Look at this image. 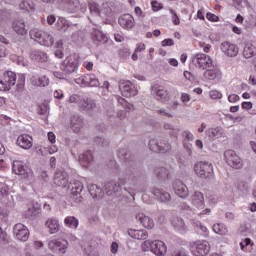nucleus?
Instances as JSON below:
<instances>
[{
  "label": "nucleus",
  "mask_w": 256,
  "mask_h": 256,
  "mask_svg": "<svg viewBox=\"0 0 256 256\" xmlns=\"http://www.w3.org/2000/svg\"><path fill=\"white\" fill-rule=\"evenodd\" d=\"M191 247L192 253L196 256H206L209 255V251H211V245L207 240H198L193 242Z\"/></svg>",
  "instance_id": "9"
},
{
  "label": "nucleus",
  "mask_w": 256,
  "mask_h": 256,
  "mask_svg": "<svg viewBox=\"0 0 256 256\" xmlns=\"http://www.w3.org/2000/svg\"><path fill=\"white\" fill-rule=\"evenodd\" d=\"M256 47L252 43H246L243 50V57L245 59H251V57H255Z\"/></svg>",
  "instance_id": "37"
},
{
  "label": "nucleus",
  "mask_w": 256,
  "mask_h": 256,
  "mask_svg": "<svg viewBox=\"0 0 256 256\" xmlns=\"http://www.w3.org/2000/svg\"><path fill=\"white\" fill-rule=\"evenodd\" d=\"M136 221H138L142 227H145V229H153V227H155V222L145 213H138L136 215Z\"/></svg>",
  "instance_id": "27"
},
{
  "label": "nucleus",
  "mask_w": 256,
  "mask_h": 256,
  "mask_svg": "<svg viewBox=\"0 0 256 256\" xmlns=\"http://www.w3.org/2000/svg\"><path fill=\"white\" fill-rule=\"evenodd\" d=\"M79 67V60L76 54L69 55L61 64V70L66 74L75 73Z\"/></svg>",
  "instance_id": "6"
},
{
  "label": "nucleus",
  "mask_w": 256,
  "mask_h": 256,
  "mask_svg": "<svg viewBox=\"0 0 256 256\" xmlns=\"http://www.w3.org/2000/svg\"><path fill=\"white\" fill-rule=\"evenodd\" d=\"M104 189L107 193V195L111 196L114 193H117V191H119L120 187L119 185L115 184L114 182H110L105 184Z\"/></svg>",
  "instance_id": "44"
},
{
  "label": "nucleus",
  "mask_w": 256,
  "mask_h": 256,
  "mask_svg": "<svg viewBox=\"0 0 256 256\" xmlns=\"http://www.w3.org/2000/svg\"><path fill=\"white\" fill-rule=\"evenodd\" d=\"M152 93L158 101H166L169 95L163 86L152 87Z\"/></svg>",
  "instance_id": "31"
},
{
  "label": "nucleus",
  "mask_w": 256,
  "mask_h": 256,
  "mask_svg": "<svg viewBox=\"0 0 256 256\" xmlns=\"http://www.w3.org/2000/svg\"><path fill=\"white\" fill-rule=\"evenodd\" d=\"M5 195H9V186L0 183V197H5Z\"/></svg>",
  "instance_id": "54"
},
{
  "label": "nucleus",
  "mask_w": 256,
  "mask_h": 256,
  "mask_svg": "<svg viewBox=\"0 0 256 256\" xmlns=\"http://www.w3.org/2000/svg\"><path fill=\"white\" fill-rule=\"evenodd\" d=\"M193 226L199 231L200 235L202 237H209V229H207V226L205 224L201 223L199 220H194Z\"/></svg>",
  "instance_id": "39"
},
{
  "label": "nucleus",
  "mask_w": 256,
  "mask_h": 256,
  "mask_svg": "<svg viewBox=\"0 0 256 256\" xmlns=\"http://www.w3.org/2000/svg\"><path fill=\"white\" fill-rule=\"evenodd\" d=\"M88 191L93 199H97V197H101V195H103V190L96 184L89 185Z\"/></svg>",
  "instance_id": "43"
},
{
  "label": "nucleus",
  "mask_w": 256,
  "mask_h": 256,
  "mask_svg": "<svg viewBox=\"0 0 256 256\" xmlns=\"http://www.w3.org/2000/svg\"><path fill=\"white\" fill-rule=\"evenodd\" d=\"M11 59H12V61H14V63H17L18 65L25 66V60H24L23 56L12 55Z\"/></svg>",
  "instance_id": "55"
},
{
  "label": "nucleus",
  "mask_w": 256,
  "mask_h": 256,
  "mask_svg": "<svg viewBox=\"0 0 256 256\" xmlns=\"http://www.w3.org/2000/svg\"><path fill=\"white\" fill-rule=\"evenodd\" d=\"M12 171L15 175H20L22 179H26V181H33L35 179V175L33 174V170L29 168H25V163L19 160H15L12 164Z\"/></svg>",
  "instance_id": "2"
},
{
  "label": "nucleus",
  "mask_w": 256,
  "mask_h": 256,
  "mask_svg": "<svg viewBox=\"0 0 256 256\" xmlns=\"http://www.w3.org/2000/svg\"><path fill=\"white\" fill-rule=\"evenodd\" d=\"M182 103H184V105H187V103H189V101H191V96L187 93H181V97H180Z\"/></svg>",
  "instance_id": "63"
},
{
  "label": "nucleus",
  "mask_w": 256,
  "mask_h": 256,
  "mask_svg": "<svg viewBox=\"0 0 256 256\" xmlns=\"http://www.w3.org/2000/svg\"><path fill=\"white\" fill-rule=\"evenodd\" d=\"M83 125V121L78 116H74L70 120V127L74 133H79L81 126Z\"/></svg>",
  "instance_id": "41"
},
{
  "label": "nucleus",
  "mask_w": 256,
  "mask_h": 256,
  "mask_svg": "<svg viewBox=\"0 0 256 256\" xmlns=\"http://www.w3.org/2000/svg\"><path fill=\"white\" fill-rule=\"evenodd\" d=\"M54 183L58 187H64V188L68 187V185H69V175L67 174V172L58 170L55 173V176H54Z\"/></svg>",
  "instance_id": "26"
},
{
  "label": "nucleus",
  "mask_w": 256,
  "mask_h": 256,
  "mask_svg": "<svg viewBox=\"0 0 256 256\" xmlns=\"http://www.w3.org/2000/svg\"><path fill=\"white\" fill-rule=\"evenodd\" d=\"M94 143H96L99 147H107L109 146V140L101 137H96L94 139Z\"/></svg>",
  "instance_id": "51"
},
{
  "label": "nucleus",
  "mask_w": 256,
  "mask_h": 256,
  "mask_svg": "<svg viewBox=\"0 0 256 256\" xmlns=\"http://www.w3.org/2000/svg\"><path fill=\"white\" fill-rule=\"evenodd\" d=\"M89 11L94 17H99V5L95 2H89Z\"/></svg>",
  "instance_id": "49"
},
{
  "label": "nucleus",
  "mask_w": 256,
  "mask_h": 256,
  "mask_svg": "<svg viewBox=\"0 0 256 256\" xmlns=\"http://www.w3.org/2000/svg\"><path fill=\"white\" fill-rule=\"evenodd\" d=\"M249 245H252L251 240L249 238H245L244 240H242L240 242V247H241L242 251H247V247Z\"/></svg>",
  "instance_id": "57"
},
{
  "label": "nucleus",
  "mask_w": 256,
  "mask_h": 256,
  "mask_svg": "<svg viewBox=\"0 0 256 256\" xmlns=\"http://www.w3.org/2000/svg\"><path fill=\"white\" fill-rule=\"evenodd\" d=\"M17 83V74L13 71H7L0 79V91H9Z\"/></svg>",
  "instance_id": "7"
},
{
  "label": "nucleus",
  "mask_w": 256,
  "mask_h": 256,
  "mask_svg": "<svg viewBox=\"0 0 256 256\" xmlns=\"http://www.w3.org/2000/svg\"><path fill=\"white\" fill-rule=\"evenodd\" d=\"M66 187H68V191L73 201H75V203H80L81 199H83V197H81V191H83V184L79 181H76L70 183Z\"/></svg>",
  "instance_id": "14"
},
{
  "label": "nucleus",
  "mask_w": 256,
  "mask_h": 256,
  "mask_svg": "<svg viewBox=\"0 0 256 256\" xmlns=\"http://www.w3.org/2000/svg\"><path fill=\"white\" fill-rule=\"evenodd\" d=\"M115 99L118 101L121 107H123V109H126L127 111H133V109H135V106L127 102V100H125L123 97L115 96Z\"/></svg>",
  "instance_id": "45"
},
{
  "label": "nucleus",
  "mask_w": 256,
  "mask_h": 256,
  "mask_svg": "<svg viewBox=\"0 0 256 256\" xmlns=\"http://www.w3.org/2000/svg\"><path fill=\"white\" fill-rule=\"evenodd\" d=\"M170 13L172 15V22L174 23V25H179L181 23V20H179V16H177L175 10L170 9Z\"/></svg>",
  "instance_id": "60"
},
{
  "label": "nucleus",
  "mask_w": 256,
  "mask_h": 256,
  "mask_svg": "<svg viewBox=\"0 0 256 256\" xmlns=\"http://www.w3.org/2000/svg\"><path fill=\"white\" fill-rule=\"evenodd\" d=\"M30 39L39 43V45H43L44 47H51L53 43H55V39L51 33L43 31L39 28H34L30 31Z\"/></svg>",
  "instance_id": "1"
},
{
  "label": "nucleus",
  "mask_w": 256,
  "mask_h": 256,
  "mask_svg": "<svg viewBox=\"0 0 256 256\" xmlns=\"http://www.w3.org/2000/svg\"><path fill=\"white\" fill-rule=\"evenodd\" d=\"M206 135L209 137L210 141H215L217 139H221L225 135V130L221 127L208 128L206 130Z\"/></svg>",
  "instance_id": "28"
},
{
  "label": "nucleus",
  "mask_w": 256,
  "mask_h": 256,
  "mask_svg": "<svg viewBox=\"0 0 256 256\" xmlns=\"http://www.w3.org/2000/svg\"><path fill=\"white\" fill-rule=\"evenodd\" d=\"M78 161L82 167H89V163L93 161V153L91 151H86L79 155Z\"/></svg>",
  "instance_id": "36"
},
{
  "label": "nucleus",
  "mask_w": 256,
  "mask_h": 256,
  "mask_svg": "<svg viewBox=\"0 0 256 256\" xmlns=\"http://www.w3.org/2000/svg\"><path fill=\"white\" fill-rule=\"evenodd\" d=\"M91 39L94 45H105L109 41L107 34L101 31V27L97 25L91 31Z\"/></svg>",
  "instance_id": "12"
},
{
  "label": "nucleus",
  "mask_w": 256,
  "mask_h": 256,
  "mask_svg": "<svg viewBox=\"0 0 256 256\" xmlns=\"http://www.w3.org/2000/svg\"><path fill=\"white\" fill-rule=\"evenodd\" d=\"M197 215L198 217H205V215H211V209L203 208L201 210H198Z\"/></svg>",
  "instance_id": "61"
},
{
  "label": "nucleus",
  "mask_w": 256,
  "mask_h": 256,
  "mask_svg": "<svg viewBox=\"0 0 256 256\" xmlns=\"http://www.w3.org/2000/svg\"><path fill=\"white\" fill-rule=\"evenodd\" d=\"M209 97L213 100L221 99L223 97V94L219 90H211L209 92Z\"/></svg>",
  "instance_id": "53"
},
{
  "label": "nucleus",
  "mask_w": 256,
  "mask_h": 256,
  "mask_svg": "<svg viewBox=\"0 0 256 256\" xmlns=\"http://www.w3.org/2000/svg\"><path fill=\"white\" fill-rule=\"evenodd\" d=\"M153 11H161L163 9V4L159 3L157 0L151 2Z\"/></svg>",
  "instance_id": "59"
},
{
  "label": "nucleus",
  "mask_w": 256,
  "mask_h": 256,
  "mask_svg": "<svg viewBox=\"0 0 256 256\" xmlns=\"http://www.w3.org/2000/svg\"><path fill=\"white\" fill-rule=\"evenodd\" d=\"M206 19H208V21H211L212 23H217L219 22V16L211 13V12H208L206 14Z\"/></svg>",
  "instance_id": "56"
},
{
  "label": "nucleus",
  "mask_w": 256,
  "mask_h": 256,
  "mask_svg": "<svg viewBox=\"0 0 256 256\" xmlns=\"http://www.w3.org/2000/svg\"><path fill=\"white\" fill-rule=\"evenodd\" d=\"M57 25H58V29L64 32H67L71 29H75V27H77V25H73L71 22H69V20L63 17L58 18Z\"/></svg>",
  "instance_id": "35"
},
{
  "label": "nucleus",
  "mask_w": 256,
  "mask_h": 256,
  "mask_svg": "<svg viewBox=\"0 0 256 256\" xmlns=\"http://www.w3.org/2000/svg\"><path fill=\"white\" fill-rule=\"evenodd\" d=\"M192 63L198 69L205 71L206 69H211L213 67V59L211 56L203 53H197L192 57Z\"/></svg>",
  "instance_id": "4"
},
{
  "label": "nucleus",
  "mask_w": 256,
  "mask_h": 256,
  "mask_svg": "<svg viewBox=\"0 0 256 256\" xmlns=\"http://www.w3.org/2000/svg\"><path fill=\"white\" fill-rule=\"evenodd\" d=\"M19 7L22 11H33L35 9V4L30 0H22Z\"/></svg>",
  "instance_id": "47"
},
{
  "label": "nucleus",
  "mask_w": 256,
  "mask_h": 256,
  "mask_svg": "<svg viewBox=\"0 0 256 256\" xmlns=\"http://www.w3.org/2000/svg\"><path fill=\"white\" fill-rule=\"evenodd\" d=\"M149 149L154 153H165L171 151V144L167 142H159L157 139H151L149 141Z\"/></svg>",
  "instance_id": "17"
},
{
  "label": "nucleus",
  "mask_w": 256,
  "mask_h": 256,
  "mask_svg": "<svg viewBox=\"0 0 256 256\" xmlns=\"http://www.w3.org/2000/svg\"><path fill=\"white\" fill-rule=\"evenodd\" d=\"M164 129L166 131H169V134L175 139H177L180 131L179 127L173 126L172 124L167 123V124H164Z\"/></svg>",
  "instance_id": "46"
},
{
  "label": "nucleus",
  "mask_w": 256,
  "mask_h": 256,
  "mask_svg": "<svg viewBox=\"0 0 256 256\" xmlns=\"http://www.w3.org/2000/svg\"><path fill=\"white\" fill-rule=\"evenodd\" d=\"M46 229H48V232L50 235H53L61 229V224H59V219L55 217L49 218L45 223Z\"/></svg>",
  "instance_id": "29"
},
{
  "label": "nucleus",
  "mask_w": 256,
  "mask_h": 256,
  "mask_svg": "<svg viewBox=\"0 0 256 256\" xmlns=\"http://www.w3.org/2000/svg\"><path fill=\"white\" fill-rule=\"evenodd\" d=\"M199 47L204 53L211 51V44H205V42H199Z\"/></svg>",
  "instance_id": "62"
},
{
  "label": "nucleus",
  "mask_w": 256,
  "mask_h": 256,
  "mask_svg": "<svg viewBox=\"0 0 256 256\" xmlns=\"http://www.w3.org/2000/svg\"><path fill=\"white\" fill-rule=\"evenodd\" d=\"M68 9H70L71 13H85L87 11V3L79 0H69Z\"/></svg>",
  "instance_id": "25"
},
{
  "label": "nucleus",
  "mask_w": 256,
  "mask_h": 256,
  "mask_svg": "<svg viewBox=\"0 0 256 256\" xmlns=\"http://www.w3.org/2000/svg\"><path fill=\"white\" fill-rule=\"evenodd\" d=\"M172 225H174L175 229H183V227H185V222L181 218H175L172 221Z\"/></svg>",
  "instance_id": "52"
},
{
  "label": "nucleus",
  "mask_w": 256,
  "mask_h": 256,
  "mask_svg": "<svg viewBox=\"0 0 256 256\" xmlns=\"http://www.w3.org/2000/svg\"><path fill=\"white\" fill-rule=\"evenodd\" d=\"M220 51L226 57H237V55H239V46L229 41H224L220 45Z\"/></svg>",
  "instance_id": "13"
},
{
  "label": "nucleus",
  "mask_w": 256,
  "mask_h": 256,
  "mask_svg": "<svg viewBox=\"0 0 256 256\" xmlns=\"http://www.w3.org/2000/svg\"><path fill=\"white\" fill-rule=\"evenodd\" d=\"M155 175H156L159 179H163V178H165V177H168L169 172L167 171L166 168L160 167V168H156V169H155Z\"/></svg>",
  "instance_id": "50"
},
{
  "label": "nucleus",
  "mask_w": 256,
  "mask_h": 256,
  "mask_svg": "<svg viewBox=\"0 0 256 256\" xmlns=\"http://www.w3.org/2000/svg\"><path fill=\"white\" fill-rule=\"evenodd\" d=\"M16 145L20 147V149L29 151V149L33 147V137H31L29 134H21L17 137Z\"/></svg>",
  "instance_id": "21"
},
{
  "label": "nucleus",
  "mask_w": 256,
  "mask_h": 256,
  "mask_svg": "<svg viewBox=\"0 0 256 256\" xmlns=\"http://www.w3.org/2000/svg\"><path fill=\"white\" fill-rule=\"evenodd\" d=\"M224 157L226 163H228V165L233 169H241L243 167V162L241 161L239 155H237L236 151L227 150L224 153Z\"/></svg>",
  "instance_id": "11"
},
{
  "label": "nucleus",
  "mask_w": 256,
  "mask_h": 256,
  "mask_svg": "<svg viewBox=\"0 0 256 256\" xmlns=\"http://www.w3.org/2000/svg\"><path fill=\"white\" fill-rule=\"evenodd\" d=\"M204 79L206 81H215V83H217V81L221 79V70L213 64V67L207 68L204 72Z\"/></svg>",
  "instance_id": "24"
},
{
  "label": "nucleus",
  "mask_w": 256,
  "mask_h": 256,
  "mask_svg": "<svg viewBox=\"0 0 256 256\" xmlns=\"http://www.w3.org/2000/svg\"><path fill=\"white\" fill-rule=\"evenodd\" d=\"M146 247H150L152 253L157 256L167 255V245L161 240H155L153 242L147 240L144 241Z\"/></svg>",
  "instance_id": "10"
},
{
  "label": "nucleus",
  "mask_w": 256,
  "mask_h": 256,
  "mask_svg": "<svg viewBox=\"0 0 256 256\" xmlns=\"http://www.w3.org/2000/svg\"><path fill=\"white\" fill-rule=\"evenodd\" d=\"M32 85H35L36 87H47L49 85V79L47 76H41V77H32L31 79Z\"/></svg>",
  "instance_id": "40"
},
{
  "label": "nucleus",
  "mask_w": 256,
  "mask_h": 256,
  "mask_svg": "<svg viewBox=\"0 0 256 256\" xmlns=\"http://www.w3.org/2000/svg\"><path fill=\"white\" fill-rule=\"evenodd\" d=\"M75 83L80 87H99V78L95 74H86L76 78Z\"/></svg>",
  "instance_id": "8"
},
{
  "label": "nucleus",
  "mask_w": 256,
  "mask_h": 256,
  "mask_svg": "<svg viewBox=\"0 0 256 256\" xmlns=\"http://www.w3.org/2000/svg\"><path fill=\"white\" fill-rule=\"evenodd\" d=\"M194 171L201 179H207L213 175V164L207 161H200L194 165Z\"/></svg>",
  "instance_id": "5"
},
{
  "label": "nucleus",
  "mask_w": 256,
  "mask_h": 256,
  "mask_svg": "<svg viewBox=\"0 0 256 256\" xmlns=\"http://www.w3.org/2000/svg\"><path fill=\"white\" fill-rule=\"evenodd\" d=\"M13 233L17 241H28L29 240V228L24 224L18 223L13 228Z\"/></svg>",
  "instance_id": "16"
},
{
  "label": "nucleus",
  "mask_w": 256,
  "mask_h": 256,
  "mask_svg": "<svg viewBox=\"0 0 256 256\" xmlns=\"http://www.w3.org/2000/svg\"><path fill=\"white\" fill-rule=\"evenodd\" d=\"M152 193L156 196V199H159L162 203H169L171 201V194L162 189L154 188Z\"/></svg>",
  "instance_id": "32"
},
{
  "label": "nucleus",
  "mask_w": 256,
  "mask_h": 256,
  "mask_svg": "<svg viewBox=\"0 0 256 256\" xmlns=\"http://www.w3.org/2000/svg\"><path fill=\"white\" fill-rule=\"evenodd\" d=\"M118 157L121 161H129L131 154L127 151V149L123 148L118 150Z\"/></svg>",
  "instance_id": "48"
},
{
  "label": "nucleus",
  "mask_w": 256,
  "mask_h": 256,
  "mask_svg": "<svg viewBox=\"0 0 256 256\" xmlns=\"http://www.w3.org/2000/svg\"><path fill=\"white\" fill-rule=\"evenodd\" d=\"M30 57L32 61H36V63H47V61H49V56H47V53L41 50H33Z\"/></svg>",
  "instance_id": "30"
},
{
  "label": "nucleus",
  "mask_w": 256,
  "mask_h": 256,
  "mask_svg": "<svg viewBox=\"0 0 256 256\" xmlns=\"http://www.w3.org/2000/svg\"><path fill=\"white\" fill-rule=\"evenodd\" d=\"M64 225L69 227V229H77L79 227V220L75 216H67L64 219Z\"/></svg>",
  "instance_id": "42"
},
{
  "label": "nucleus",
  "mask_w": 256,
  "mask_h": 256,
  "mask_svg": "<svg viewBox=\"0 0 256 256\" xmlns=\"http://www.w3.org/2000/svg\"><path fill=\"white\" fill-rule=\"evenodd\" d=\"M173 191L182 199L189 197V188H187V185H185V183H183L181 180H175L173 182Z\"/></svg>",
  "instance_id": "23"
},
{
  "label": "nucleus",
  "mask_w": 256,
  "mask_h": 256,
  "mask_svg": "<svg viewBox=\"0 0 256 256\" xmlns=\"http://www.w3.org/2000/svg\"><path fill=\"white\" fill-rule=\"evenodd\" d=\"M119 89L123 97H135L139 93L137 88L131 83V81H121L119 84Z\"/></svg>",
  "instance_id": "15"
},
{
  "label": "nucleus",
  "mask_w": 256,
  "mask_h": 256,
  "mask_svg": "<svg viewBox=\"0 0 256 256\" xmlns=\"http://www.w3.org/2000/svg\"><path fill=\"white\" fill-rule=\"evenodd\" d=\"M48 249L56 255H65L69 251V241L61 238L52 239L48 242Z\"/></svg>",
  "instance_id": "3"
},
{
  "label": "nucleus",
  "mask_w": 256,
  "mask_h": 256,
  "mask_svg": "<svg viewBox=\"0 0 256 256\" xmlns=\"http://www.w3.org/2000/svg\"><path fill=\"white\" fill-rule=\"evenodd\" d=\"M18 87H23L25 85V74H19L17 80Z\"/></svg>",
  "instance_id": "64"
},
{
  "label": "nucleus",
  "mask_w": 256,
  "mask_h": 256,
  "mask_svg": "<svg viewBox=\"0 0 256 256\" xmlns=\"http://www.w3.org/2000/svg\"><path fill=\"white\" fill-rule=\"evenodd\" d=\"M12 30L18 37H27V26L25 25V19L17 18L12 21Z\"/></svg>",
  "instance_id": "18"
},
{
  "label": "nucleus",
  "mask_w": 256,
  "mask_h": 256,
  "mask_svg": "<svg viewBox=\"0 0 256 256\" xmlns=\"http://www.w3.org/2000/svg\"><path fill=\"white\" fill-rule=\"evenodd\" d=\"M118 23L122 29L126 31H132L135 28L136 22L135 18L131 14H123L119 17Z\"/></svg>",
  "instance_id": "20"
},
{
  "label": "nucleus",
  "mask_w": 256,
  "mask_h": 256,
  "mask_svg": "<svg viewBox=\"0 0 256 256\" xmlns=\"http://www.w3.org/2000/svg\"><path fill=\"white\" fill-rule=\"evenodd\" d=\"M125 177L128 179V181H135V172H133L131 169H126Z\"/></svg>",
  "instance_id": "58"
},
{
  "label": "nucleus",
  "mask_w": 256,
  "mask_h": 256,
  "mask_svg": "<svg viewBox=\"0 0 256 256\" xmlns=\"http://www.w3.org/2000/svg\"><path fill=\"white\" fill-rule=\"evenodd\" d=\"M68 103H79L84 109H93V107H95V102H93V100L89 98L82 100L81 96L77 94L71 95L68 99Z\"/></svg>",
  "instance_id": "22"
},
{
  "label": "nucleus",
  "mask_w": 256,
  "mask_h": 256,
  "mask_svg": "<svg viewBox=\"0 0 256 256\" xmlns=\"http://www.w3.org/2000/svg\"><path fill=\"white\" fill-rule=\"evenodd\" d=\"M113 10H111V7L104 6L98 14V17H101V19L105 20V23H109V21H113Z\"/></svg>",
  "instance_id": "34"
},
{
  "label": "nucleus",
  "mask_w": 256,
  "mask_h": 256,
  "mask_svg": "<svg viewBox=\"0 0 256 256\" xmlns=\"http://www.w3.org/2000/svg\"><path fill=\"white\" fill-rule=\"evenodd\" d=\"M212 231L216 233V235L225 236L227 233H229V229L227 228V225L223 223H216L212 226Z\"/></svg>",
  "instance_id": "38"
},
{
  "label": "nucleus",
  "mask_w": 256,
  "mask_h": 256,
  "mask_svg": "<svg viewBox=\"0 0 256 256\" xmlns=\"http://www.w3.org/2000/svg\"><path fill=\"white\" fill-rule=\"evenodd\" d=\"M128 235L132 239H138L140 241H144V239H147L149 237V234L146 232V230H137V229H129Z\"/></svg>",
  "instance_id": "33"
},
{
  "label": "nucleus",
  "mask_w": 256,
  "mask_h": 256,
  "mask_svg": "<svg viewBox=\"0 0 256 256\" xmlns=\"http://www.w3.org/2000/svg\"><path fill=\"white\" fill-rule=\"evenodd\" d=\"M191 205L196 207L197 211L205 209V195L201 191H195L189 198Z\"/></svg>",
  "instance_id": "19"
}]
</instances>
